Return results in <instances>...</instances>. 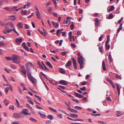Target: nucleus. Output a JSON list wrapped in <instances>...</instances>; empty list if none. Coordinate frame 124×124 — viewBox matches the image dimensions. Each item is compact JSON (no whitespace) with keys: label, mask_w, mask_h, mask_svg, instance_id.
Here are the masks:
<instances>
[{"label":"nucleus","mask_w":124,"mask_h":124,"mask_svg":"<svg viewBox=\"0 0 124 124\" xmlns=\"http://www.w3.org/2000/svg\"><path fill=\"white\" fill-rule=\"evenodd\" d=\"M29 120L30 121H32L34 122H37V121L36 119L31 117H30Z\"/></svg>","instance_id":"nucleus-29"},{"label":"nucleus","mask_w":124,"mask_h":124,"mask_svg":"<svg viewBox=\"0 0 124 124\" xmlns=\"http://www.w3.org/2000/svg\"><path fill=\"white\" fill-rule=\"evenodd\" d=\"M78 55L79 57L78 58H78H82V60H84L83 58V57L80 55V54L79 52L77 54Z\"/></svg>","instance_id":"nucleus-26"},{"label":"nucleus","mask_w":124,"mask_h":124,"mask_svg":"<svg viewBox=\"0 0 124 124\" xmlns=\"http://www.w3.org/2000/svg\"><path fill=\"white\" fill-rule=\"evenodd\" d=\"M25 26L24 27L25 28H26V29H28L29 28V26L27 24H25Z\"/></svg>","instance_id":"nucleus-58"},{"label":"nucleus","mask_w":124,"mask_h":124,"mask_svg":"<svg viewBox=\"0 0 124 124\" xmlns=\"http://www.w3.org/2000/svg\"><path fill=\"white\" fill-rule=\"evenodd\" d=\"M9 90V87H7L5 89L4 91L6 93V94H7L8 90Z\"/></svg>","instance_id":"nucleus-37"},{"label":"nucleus","mask_w":124,"mask_h":124,"mask_svg":"<svg viewBox=\"0 0 124 124\" xmlns=\"http://www.w3.org/2000/svg\"><path fill=\"white\" fill-rule=\"evenodd\" d=\"M17 25L18 27L20 28H22L23 26L22 23L21 22L18 23Z\"/></svg>","instance_id":"nucleus-20"},{"label":"nucleus","mask_w":124,"mask_h":124,"mask_svg":"<svg viewBox=\"0 0 124 124\" xmlns=\"http://www.w3.org/2000/svg\"><path fill=\"white\" fill-rule=\"evenodd\" d=\"M36 107L37 108H38V109H42V108L40 106H39L38 105H36Z\"/></svg>","instance_id":"nucleus-61"},{"label":"nucleus","mask_w":124,"mask_h":124,"mask_svg":"<svg viewBox=\"0 0 124 124\" xmlns=\"http://www.w3.org/2000/svg\"><path fill=\"white\" fill-rule=\"evenodd\" d=\"M103 35H102L99 38V41H101L102 39Z\"/></svg>","instance_id":"nucleus-59"},{"label":"nucleus","mask_w":124,"mask_h":124,"mask_svg":"<svg viewBox=\"0 0 124 124\" xmlns=\"http://www.w3.org/2000/svg\"><path fill=\"white\" fill-rule=\"evenodd\" d=\"M108 59L109 60L110 62V63H111L112 61V57H109Z\"/></svg>","instance_id":"nucleus-62"},{"label":"nucleus","mask_w":124,"mask_h":124,"mask_svg":"<svg viewBox=\"0 0 124 124\" xmlns=\"http://www.w3.org/2000/svg\"><path fill=\"white\" fill-rule=\"evenodd\" d=\"M122 24L121 23V24L120 26H119V28H118L117 30V33H118L119 32L120 30H121L122 29Z\"/></svg>","instance_id":"nucleus-15"},{"label":"nucleus","mask_w":124,"mask_h":124,"mask_svg":"<svg viewBox=\"0 0 124 124\" xmlns=\"http://www.w3.org/2000/svg\"><path fill=\"white\" fill-rule=\"evenodd\" d=\"M53 15L55 17H57L58 16V15L57 13L55 12H53Z\"/></svg>","instance_id":"nucleus-51"},{"label":"nucleus","mask_w":124,"mask_h":124,"mask_svg":"<svg viewBox=\"0 0 124 124\" xmlns=\"http://www.w3.org/2000/svg\"><path fill=\"white\" fill-rule=\"evenodd\" d=\"M52 23L55 27H58L59 26V24L57 23L52 22Z\"/></svg>","instance_id":"nucleus-18"},{"label":"nucleus","mask_w":124,"mask_h":124,"mask_svg":"<svg viewBox=\"0 0 124 124\" xmlns=\"http://www.w3.org/2000/svg\"><path fill=\"white\" fill-rule=\"evenodd\" d=\"M115 9V7L113 6H111L110 8L108 10L109 12H110L112 11Z\"/></svg>","instance_id":"nucleus-21"},{"label":"nucleus","mask_w":124,"mask_h":124,"mask_svg":"<svg viewBox=\"0 0 124 124\" xmlns=\"http://www.w3.org/2000/svg\"><path fill=\"white\" fill-rule=\"evenodd\" d=\"M14 105H11L9 107V108L10 109L13 110L14 109Z\"/></svg>","instance_id":"nucleus-32"},{"label":"nucleus","mask_w":124,"mask_h":124,"mask_svg":"<svg viewBox=\"0 0 124 124\" xmlns=\"http://www.w3.org/2000/svg\"><path fill=\"white\" fill-rule=\"evenodd\" d=\"M46 64L47 65L49 66L51 68H52L53 67V66L49 62H46Z\"/></svg>","instance_id":"nucleus-22"},{"label":"nucleus","mask_w":124,"mask_h":124,"mask_svg":"<svg viewBox=\"0 0 124 124\" xmlns=\"http://www.w3.org/2000/svg\"><path fill=\"white\" fill-rule=\"evenodd\" d=\"M6 102V103H5V104L6 105H7L9 103L7 99H5V101H4L3 102L5 103Z\"/></svg>","instance_id":"nucleus-33"},{"label":"nucleus","mask_w":124,"mask_h":124,"mask_svg":"<svg viewBox=\"0 0 124 124\" xmlns=\"http://www.w3.org/2000/svg\"><path fill=\"white\" fill-rule=\"evenodd\" d=\"M106 99L108 101H111V98L110 97H106Z\"/></svg>","instance_id":"nucleus-64"},{"label":"nucleus","mask_w":124,"mask_h":124,"mask_svg":"<svg viewBox=\"0 0 124 124\" xmlns=\"http://www.w3.org/2000/svg\"><path fill=\"white\" fill-rule=\"evenodd\" d=\"M28 101L32 105H33L34 104L33 102L31 100H28Z\"/></svg>","instance_id":"nucleus-56"},{"label":"nucleus","mask_w":124,"mask_h":124,"mask_svg":"<svg viewBox=\"0 0 124 124\" xmlns=\"http://www.w3.org/2000/svg\"><path fill=\"white\" fill-rule=\"evenodd\" d=\"M15 41L17 44L19 45L22 41V39L21 38H17L16 39Z\"/></svg>","instance_id":"nucleus-5"},{"label":"nucleus","mask_w":124,"mask_h":124,"mask_svg":"<svg viewBox=\"0 0 124 124\" xmlns=\"http://www.w3.org/2000/svg\"><path fill=\"white\" fill-rule=\"evenodd\" d=\"M10 66L12 68L14 69H16V67L14 65L11 64L10 65Z\"/></svg>","instance_id":"nucleus-34"},{"label":"nucleus","mask_w":124,"mask_h":124,"mask_svg":"<svg viewBox=\"0 0 124 124\" xmlns=\"http://www.w3.org/2000/svg\"><path fill=\"white\" fill-rule=\"evenodd\" d=\"M59 71L60 72L64 74L65 73V70L63 69L62 68H61L59 70Z\"/></svg>","instance_id":"nucleus-23"},{"label":"nucleus","mask_w":124,"mask_h":124,"mask_svg":"<svg viewBox=\"0 0 124 124\" xmlns=\"http://www.w3.org/2000/svg\"><path fill=\"white\" fill-rule=\"evenodd\" d=\"M72 32L70 31L69 33V37L70 40L71 41V39H72Z\"/></svg>","instance_id":"nucleus-25"},{"label":"nucleus","mask_w":124,"mask_h":124,"mask_svg":"<svg viewBox=\"0 0 124 124\" xmlns=\"http://www.w3.org/2000/svg\"><path fill=\"white\" fill-rule=\"evenodd\" d=\"M4 45L3 42L0 41V46H3Z\"/></svg>","instance_id":"nucleus-52"},{"label":"nucleus","mask_w":124,"mask_h":124,"mask_svg":"<svg viewBox=\"0 0 124 124\" xmlns=\"http://www.w3.org/2000/svg\"><path fill=\"white\" fill-rule=\"evenodd\" d=\"M11 124H19V122L15 121L13 122Z\"/></svg>","instance_id":"nucleus-60"},{"label":"nucleus","mask_w":124,"mask_h":124,"mask_svg":"<svg viewBox=\"0 0 124 124\" xmlns=\"http://www.w3.org/2000/svg\"><path fill=\"white\" fill-rule=\"evenodd\" d=\"M28 110L27 109H23L21 112V113L24 114V115H30V114L28 113Z\"/></svg>","instance_id":"nucleus-4"},{"label":"nucleus","mask_w":124,"mask_h":124,"mask_svg":"<svg viewBox=\"0 0 124 124\" xmlns=\"http://www.w3.org/2000/svg\"><path fill=\"white\" fill-rule=\"evenodd\" d=\"M27 75L28 79L31 81V83L34 85H36L37 81L36 79L32 76L31 73L28 71L27 70Z\"/></svg>","instance_id":"nucleus-1"},{"label":"nucleus","mask_w":124,"mask_h":124,"mask_svg":"<svg viewBox=\"0 0 124 124\" xmlns=\"http://www.w3.org/2000/svg\"><path fill=\"white\" fill-rule=\"evenodd\" d=\"M13 116L17 118H19L21 117V115L19 114L15 113L13 114Z\"/></svg>","instance_id":"nucleus-9"},{"label":"nucleus","mask_w":124,"mask_h":124,"mask_svg":"<svg viewBox=\"0 0 124 124\" xmlns=\"http://www.w3.org/2000/svg\"><path fill=\"white\" fill-rule=\"evenodd\" d=\"M27 31V34L29 35H31V31L29 30H28Z\"/></svg>","instance_id":"nucleus-57"},{"label":"nucleus","mask_w":124,"mask_h":124,"mask_svg":"<svg viewBox=\"0 0 124 124\" xmlns=\"http://www.w3.org/2000/svg\"><path fill=\"white\" fill-rule=\"evenodd\" d=\"M61 53L62 54L63 56H65L66 54V53L65 52H62Z\"/></svg>","instance_id":"nucleus-55"},{"label":"nucleus","mask_w":124,"mask_h":124,"mask_svg":"<svg viewBox=\"0 0 124 124\" xmlns=\"http://www.w3.org/2000/svg\"><path fill=\"white\" fill-rule=\"evenodd\" d=\"M74 93L75 95L77 97L79 98H81L83 97V96L80 94H79L75 92Z\"/></svg>","instance_id":"nucleus-11"},{"label":"nucleus","mask_w":124,"mask_h":124,"mask_svg":"<svg viewBox=\"0 0 124 124\" xmlns=\"http://www.w3.org/2000/svg\"><path fill=\"white\" fill-rule=\"evenodd\" d=\"M62 36L64 37H65L67 35L66 34V32H62Z\"/></svg>","instance_id":"nucleus-44"},{"label":"nucleus","mask_w":124,"mask_h":124,"mask_svg":"<svg viewBox=\"0 0 124 124\" xmlns=\"http://www.w3.org/2000/svg\"><path fill=\"white\" fill-rule=\"evenodd\" d=\"M49 108L52 111H53L54 112H55L56 113H57V111L56 110V109H54L52 108L49 107Z\"/></svg>","instance_id":"nucleus-31"},{"label":"nucleus","mask_w":124,"mask_h":124,"mask_svg":"<svg viewBox=\"0 0 124 124\" xmlns=\"http://www.w3.org/2000/svg\"><path fill=\"white\" fill-rule=\"evenodd\" d=\"M95 21V26H99L100 23L99 22V20L97 18H96L94 20Z\"/></svg>","instance_id":"nucleus-7"},{"label":"nucleus","mask_w":124,"mask_h":124,"mask_svg":"<svg viewBox=\"0 0 124 124\" xmlns=\"http://www.w3.org/2000/svg\"><path fill=\"white\" fill-rule=\"evenodd\" d=\"M53 10L51 9V8H49L48 10V12L49 13L51 14H52L53 13Z\"/></svg>","instance_id":"nucleus-27"},{"label":"nucleus","mask_w":124,"mask_h":124,"mask_svg":"<svg viewBox=\"0 0 124 124\" xmlns=\"http://www.w3.org/2000/svg\"><path fill=\"white\" fill-rule=\"evenodd\" d=\"M39 114H40V116L41 117L43 118H45L46 115L44 114H41L39 112Z\"/></svg>","instance_id":"nucleus-30"},{"label":"nucleus","mask_w":124,"mask_h":124,"mask_svg":"<svg viewBox=\"0 0 124 124\" xmlns=\"http://www.w3.org/2000/svg\"><path fill=\"white\" fill-rule=\"evenodd\" d=\"M117 116H120L122 115L120 113V111H117Z\"/></svg>","instance_id":"nucleus-43"},{"label":"nucleus","mask_w":124,"mask_h":124,"mask_svg":"<svg viewBox=\"0 0 124 124\" xmlns=\"http://www.w3.org/2000/svg\"><path fill=\"white\" fill-rule=\"evenodd\" d=\"M72 59L73 61V64H76V61L74 58H72Z\"/></svg>","instance_id":"nucleus-40"},{"label":"nucleus","mask_w":124,"mask_h":124,"mask_svg":"<svg viewBox=\"0 0 124 124\" xmlns=\"http://www.w3.org/2000/svg\"><path fill=\"white\" fill-rule=\"evenodd\" d=\"M84 60H82V58H78L79 63L80 65V67L81 69H82L83 67L84 62H83Z\"/></svg>","instance_id":"nucleus-3"},{"label":"nucleus","mask_w":124,"mask_h":124,"mask_svg":"<svg viewBox=\"0 0 124 124\" xmlns=\"http://www.w3.org/2000/svg\"><path fill=\"white\" fill-rule=\"evenodd\" d=\"M63 30V29H58L57 30V33L56 34L57 36H59L60 35V33H62V31Z\"/></svg>","instance_id":"nucleus-8"},{"label":"nucleus","mask_w":124,"mask_h":124,"mask_svg":"<svg viewBox=\"0 0 124 124\" xmlns=\"http://www.w3.org/2000/svg\"><path fill=\"white\" fill-rule=\"evenodd\" d=\"M58 116L60 118H62V115L60 114H59L58 115Z\"/></svg>","instance_id":"nucleus-63"},{"label":"nucleus","mask_w":124,"mask_h":124,"mask_svg":"<svg viewBox=\"0 0 124 124\" xmlns=\"http://www.w3.org/2000/svg\"><path fill=\"white\" fill-rule=\"evenodd\" d=\"M27 11L26 10H23L21 12V14L22 15H26L27 14Z\"/></svg>","instance_id":"nucleus-16"},{"label":"nucleus","mask_w":124,"mask_h":124,"mask_svg":"<svg viewBox=\"0 0 124 124\" xmlns=\"http://www.w3.org/2000/svg\"><path fill=\"white\" fill-rule=\"evenodd\" d=\"M75 108H76L78 109H82V108L81 107L77 106H75Z\"/></svg>","instance_id":"nucleus-48"},{"label":"nucleus","mask_w":124,"mask_h":124,"mask_svg":"<svg viewBox=\"0 0 124 124\" xmlns=\"http://www.w3.org/2000/svg\"><path fill=\"white\" fill-rule=\"evenodd\" d=\"M35 96L36 97V98H38L40 101H41V98L39 96L37 95H35Z\"/></svg>","instance_id":"nucleus-53"},{"label":"nucleus","mask_w":124,"mask_h":124,"mask_svg":"<svg viewBox=\"0 0 124 124\" xmlns=\"http://www.w3.org/2000/svg\"><path fill=\"white\" fill-rule=\"evenodd\" d=\"M12 60L13 62L16 63H19L20 61V59L18 56L14 55L12 57Z\"/></svg>","instance_id":"nucleus-2"},{"label":"nucleus","mask_w":124,"mask_h":124,"mask_svg":"<svg viewBox=\"0 0 124 124\" xmlns=\"http://www.w3.org/2000/svg\"><path fill=\"white\" fill-rule=\"evenodd\" d=\"M17 7H16L15 6L13 7L11 9V10H13L15 11H16V10L17 9H16Z\"/></svg>","instance_id":"nucleus-42"},{"label":"nucleus","mask_w":124,"mask_h":124,"mask_svg":"<svg viewBox=\"0 0 124 124\" xmlns=\"http://www.w3.org/2000/svg\"><path fill=\"white\" fill-rule=\"evenodd\" d=\"M59 83L63 85H66L68 84V82L65 80H61L59 81Z\"/></svg>","instance_id":"nucleus-6"},{"label":"nucleus","mask_w":124,"mask_h":124,"mask_svg":"<svg viewBox=\"0 0 124 124\" xmlns=\"http://www.w3.org/2000/svg\"><path fill=\"white\" fill-rule=\"evenodd\" d=\"M80 89L82 91H84L85 90L86 88L84 86L80 88Z\"/></svg>","instance_id":"nucleus-47"},{"label":"nucleus","mask_w":124,"mask_h":124,"mask_svg":"<svg viewBox=\"0 0 124 124\" xmlns=\"http://www.w3.org/2000/svg\"><path fill=\"white\" fill-rule=\"evenodd\" d=\"M74 24L73 23H72L71 24V25L70 26V29L71 30H72L74 29Z\"/></svg>","instance_id":"nucleus-46"},{"label":"nucleus","mask_w":124,"mask_h":124,"mask_svg":"<svg viewBox=\"0 0 124 124\" xmlns=\"http://www.w3.org/2000/svg\"><path fill=\"white\" fill-rule=\"evenodd\" d=\"M105 46L106 49L107 50H108L110 48V45L109 44L108 45V44H105Z\"/></svg>","instance_id":"nucleus-28"},{"label":"nucleus","mask_w":124,"mask_h":124,"mask_svg":"<svg viewBox=\"0 0 124 124\" xmlns=\"http://www.w3.org/2000/svg\"><path fill=\"white\" fill-rule=\"evenodd\" d=\"M71 62L69 61H68L66 65V67H69L70 66H71Z\"/></svg>","instance_id":"nucleus-12"},{"label":"nucleus","mask_w":124,"mask_h":124,"mask_svg":"<svg viewBox=\"0 0 124 124\" xmlns=\"http://www.w3.org/2000/svg\"><path fill=\"white\" fill-rule=\"evenodd\" d=\"M4 9L6 10L9 11H11V9L10 8L8 7H6L4 8Z\"/></svg>","instance_id":"nucleus-36"},{"label":"nucleus","mask_w":124,"mask_h":124,"mask_svg":"<svg viewBox=\"0 0 124 124\" xmlns=\"http://www.w3.org/2000/svg\"><path fill=\"white\" fill-rule=\"evenodd\" d=\"M4 70L8 73H9L10 72V70L7 68H5Z\"/></svg>","instance_id":"nucleus-41"},{"label":"nucleus","mask_w":124,"mask_h":124,"mask_svg":"<svg viewBox=\"0 0 124 124\" xmlns=\"http://www.w3.org/2000/svg\"><path fill=\"white\" fill-rule=\"evenodd\" d=\"M48 118L51 120H52L53 119V116H52L50 115L48 116Z\"/></svg>","instance_id":"nucleus-39"},{"label":"nucleus","mask_w":124,"mask_h":124,"mask_svg":"<svg viewBox=\"0 0 124 124\" xmlns=\"http://www.w3.org/2000/svg\"><path fill=\"white\" fill-rule=\"evenodd\" d=\"M36 13V15L37 16V18L39 19H40L41 18V17L39 15V10L37 11Z\"/></svg>","instance_id":"nucleus-14"},{"label":"nucleus","mask_w":124,"mask_h":124,"mask_svg":"<svg viewBox=\"0 0 124 124\" xmlns=\"http://www.w3.org/2000/svg\"><path fill=\"white\" fill-rule=\"evenodd\" d=\"M103 48V47L102 46H99L98 47L99 49L100 50V52L101 53H102V49Z\"/></svg>","instance_id":"nucleus-38"},{"label":"nucleus","mask_w":124,"mask_h":124,"mask_svg":"<svg viewBox=\"0 0 124 124\" xmlns=\"http://www.w3.org/2000/svg\"><path fill=\"white\" fill-rule=\"evenodd\" d=\"M13 31V29H8L6 31H3V32L4 33L7 34V33H10Z\"/></svg>","instance_id":"nucleus-10"},{"label":"nucleus","mask_w":124,"mask_h":124,"mask_svg":"<svg viewBox=\"0 0 124 124\" xmlns=\"http://www.w3.org/2000/svg\"><path fill=\"white\" fill-rule=\"evenodd\" d=\"M113 17V15L112 14H110L109 15L108 17V18L109 19H111Z\"/></svg>","instance_id":"nucleus-50"},{"label":"nucleus","mask_w":124,"mask_h":124,"mask_svg":"<svg viewBox=\"0 0 124 124\" xmlns=\"http://www.w3.org/2000/svg\"><path fill=\"white\" fill-rule=\"evenodd\" d=\"M5 58L8 60L10 61L12 60V58L11 57H6Z\"/></svg>","instance_id":"nucleus-35"},{"label":"nucleus","mask_w":124,"mask_h":124,"mask_svg":"<svg viewBox=\"0 0 124 124\" xmlns=\"http://www.w3.org/2000/svg\"><path fill=\"white\" fill-rule=\"evenodd\" d=\"M109 38L108 37L107 38V40L106 41L105 44H108V42H109Z\"/></svg>","instance_id":"nucleus-49"},{"label":"nucleus","mask_w":124,"mask_h":124,"mask_svg":"<svg viewBox=\"0 0 124 124\" xmlns=\"http://www.w3.org/2000/svg\"><path fill=\"white\" fill-rule=\"evenodd\" d=\"M47 33L46 31H45L43 32V34H42V35H43L44 36H46L47 35Z\"/></svg>","instance_id":"nucleus-54"},{"label":"nucleus","mask_w":124,"mask_h":124,"mask_svg":"<svg viewBox=\"0 0 124 124\" xmlns=\"http://www.w3.org/2000/svg\"><path fill=\"white\" fill-rule=\"evenodd\" d=\"M20 70L22 72L23 74L26 73L25 70L23 67H22V68L20 69Z\"/></svg>","instance_id":"nucleus-13"},{"label":"nucleus","mask_w":124,"mask_h":124,"mask_svg":"<svg viewBox=\"0 0 124 124\" xmlns=\"http://www.w3.org/2000/svg\"><path fill=\"white\" fill-rule=\"evenodd\" d=\"M74 117L78 118V115L75 114H71L70 117Z\"/></svg>","instance_id":"nucleus-19"},{"label":"nucleus","mask_w":124,"mask_h":124,"mask_svg":"<svg viewBox=\"0 0 124 124\" xmlns=\"http://www.w3.org/2000/svg\"><path fill=\"white\" fill-rule=\"evenodd\" d=\"M102 66L103 67V69L104 70H106V68L105 66V62L104 61L102 62Z\"/></svg>","instance_id":"nucleus-17"},{"label":"nucleus","mask_w":124,"mask_h":124,"mask_svg":"<svg viewBox=\"0 0 124 124\" xmlns=\"http://www.w3.org/2000/svg\"><path fill=\"white\" fill-rule=\"evenodd\" d=\"M70 111L71 112L73 113H77L78 112V111L77 110L72 109L71 108L70 109Z\"/></svg>","instance_id":"nucleus-24"},{"label":"nucleus","mask_w":124,"mask_h":124,"mask_svg":"<svg viewBox=\"0 0 124 124\" xmlns=\"http://www.w3.org/2000/svg\"><path fill=\"white\" fill-rule=\"evenodd\" d=\"M27 107L29 109L31 110H32V108L29 104H27Z\"/></svg>","instance_id":"nucleus-45"}]
</instances>
